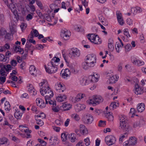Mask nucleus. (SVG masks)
Wrapping results in <instances>:
<instances>
[{"instance_id": "f257e3e1", "label": "nucleus", "mask_w": 146, "mask_h": 146, "mask_svg": "<svg viewBox=\"0 0 146 146\" xmlns=\"http://www.w3.org/2000/svg\"><path fill=\"white\" fill-rule=\"evenodd\" d=\"M39 85L41 95L44 96L45 94V99L46 104H49L50 105H52L53 107H55L56 105V102L50 99L53 96L54 93L50 89L47 81L45 80H42Z\"/></svg>"}, {"instance_id": "f03ea898", "label": "nucleus", "mask_w": 146, "mask_h": 146, "mask_svg": "<svg viewBox=\"0 0 146 146\" xmlns=\"http://www.w3.org/2000/svg\"><path fill=\"white\" fill-rule=\"evenodd\" d=\"M85 62L83 65V68L85 70L88 69V67H93L96 62V58L95 54H92L88 55L85 59Z\"/></svg>"}, {"instance_id": "7ed1b4c3", "label": "nucleus", "mask_w": 146, "mask_h": 146, "mask_svg": "<svg viewBox=\"0 0 146 146\" xmlns=\"http://www.w3.org/2000/svg\"><path fill=\"white\" fill-rule=\"evenodd\" d=\"M60 60L59 58L54 57L51 60L50 62L48 63V68H46V71L49 74L55 73L58 70L57 66L58 64L56 65V63H57Z\"/></svg>"}, {"instance_id": "20e7f679", "label": "nucleus", "mask_w": 146, "mask_h": 146, "mask_svg": "<svg viewBox=\"0 0 146 146\" xmlns=\"http://www.w3.org/2000/svg\"><path fill=\"white\" fill-rule=\"evenodd\" d=\"M93 99L88 100V103L89 104H92L93 106L96 104H99L100 103L102 102L103 101V98L100 96H93Z\"/></svg>"}, {"instance_id": "39448f33", "label": "nucleus", "mask_w": 146, "mask_h": 146, "mask_svg": "<svg viewBox=\"0 0 146 146\" xmlns=\"http://www.w3.org/2000/svg\"><path fill=\"white\" fill-rule=\"evenodd\" d=\"M88 38L91 42L95 44H100L101 42V41L97 35L94 34H88Z\"/></svg>"}, {"instance_id": "423d86ee", "label": "nucleus", "mask_w": 146, "mask_h": 146, "mask_svg": "<svg viewBox=\"0 0 146 146\" xmlns=\"http://www.w3.org/2000/svg\"><path fill=\"white\" fill-rule=\"evenodd\" d=\"M80 54V50L76 48H72L69 53V56L72 58H74L75 57H78Z\"/></svg>"}, {"instance_id": "0eeeda50", "label": "nucleus", "mask_w": 146, "mask_h": 146, "mask_svg": "<svg viewBox=\"0 0 146 146\" xmlns=\"http://www.w3.org/2000/svg\"><path fill=\"white\" fill-rule=\"evenodd\" d=\"M137 139L135 137H130L129 140L124 143V146H133L137 143Z\"/></svg>"}, {"instance_id": "6e6552de", "label": "nucleus", "mask_w": 146, "mask_h": 146, "mask_svg": "<svg viewBox=\"0 0 146 146\" xmlns=\"http://www.w3.org/2000/svg\"><path fill=\"white\" fill-rule=\"evenodd\" d=\"M105 141L108 145L111 146L115 143L116 141V139L112 135H109L106 137Z\"/></svg>"}, {"instance_id": "1a4fd4ad", "label": "nucleus", "mask_w": 146, "mask_h": 146, "mask_svg": "<svg viewBox=\"0 0 146 146\" xmlns=\"http://www.w3.org/2000/svg\"><path fill=\"white\" fill-rule=\"evenodd\" d=\"M129 126L127 122L120 123L119 129L122 130L124 131L126 133H125V134L129 132Z\"/></svg>"}, {"instance_id": "9d476101", "label": "nucleus", "mask_w": 146, "mask_h": 146, "mask_svg": "<svg viewBox=\"0 0 146 146\" xmlns=\"http://www.w3.org/2000/svg\"><path fill=\"white\" fill-rule=\"evenodd\" d=\"M10 9L12 12L15 16V17L17 20L19 19V15L17 14V11L16 10V8L14 4L11 3L9 5H8Z\"/></svg>"}, {"instance_id": "9b49d317", "label": "nucleus", "mask_w": 146, "mask_h": 146, "mask_svg": "<svg viewBox=\"0 0 146 146\" xmlns=\"http://www.w3.org/2000/svg\"><path fill=\"white\" fill-rule=\"evenodd\" d=\"M69 32L66 29L62 30L60 34L61 38L64 40H67L69 38Z\"/></svg>"}, {"instance_id": "f8f14e48", "label": "nucleus", "mask_w": 146, "mask_h": 146, "mask_svg": "<svg viewBox=\"0 0 146 146\" xmlns=\"http://www.w3.org/2000/svg\"><path fill=\"white\" fill-rule=\"evenodd\" d=\"M144 92L143 88L142 87H140L138 84L135 85L134 92L137 95H140L142 94Z\"/></svg>"}, {"instance_id": "ddd939ff", "label": "nucleus", "mask_w": 146, "mask_h": 146, "mask_svg": "<svg viewBox=\"0 0 146 146\" xmlns=\"http://www.w3.org/2000/svg\"><path fill=\"white\" fill-rule=\"evenodd\" d=\"M33 48V46H32L31 43L27 41L26 44V46L25 48V54L24 56L26 57L27 55L28 51L31 50Z\"/></svg>"}, {"instance_id": "4468645a", "label": "nucleus", "mask_w": 146, "mask_h": 146, "mask_svg": "<svg viewBox=\"0 0 146 146\" xmlns=\"http://www.w3.org/2000/svg\"><path fill=\"white\" fill-rule=\"evenodd\" d=\"M85 96V95L84 94L81 93L78 94L76 97L72 98V101L74 103H76L80 101L81 99L84 98Z\"/></svg>"}, {"instance_id": "2eb2a0df", "label": "nucleus", "mask_w": 146, "mask_h": 146, "mask_svg": "<svg viewBox=\"0 0 146 146\" xmlns=\"http://www.w3.org/2000/svg\"><path fill=\"white\" fill-rule=\"evenodd\" d=\"M36 103L39 107L42 108L45 107L46 103H45L44 101L41 98H38L36 99Z\"/></svg>"}, {"instance_id": "dca6fc26", "label": "nucleus", "mask_w": 146, "mask_h": 146, "mask_svg": "<svg viewBox=\"0 0 146 146\" xmlns=\"http://www.w3.org/2000/svg\"><path fill=\"white\" fill-rule=\"evenodd\" d=\"M70 73V70L68 68H66L64 71L62 70L61 71L60 75L63 78H65L69 76Z\"/></svg>"}, {"instance_id": "f3484780", "label": "nucleus", "mask_w": 146, "mask_h": 146, "mask_svg": "<svg viewBox=\"0 0 146 146\" xmlns=\"http://www.w3.org/2000/svg\"><path fill=\"white\" fill-rule=\"evenodd\" d=\"M80 128L81 133L84 135H86L88 133L87 128L83 125H80Z\"/></svg>"}, {"instance_id": "a211bd4d", "label": "nucleus", "mask_w": 146, "mask_h": 146, "mask_svg": "<svg viewBox=\"0 0 146 146\" xmlns=\"http://www.w3.org/2000/svg\"><path fill=\"white\" fill-rule=\"evenodd\" d=\"M86 107V106L85 105L78 104L75 106V109L77 112H79L85 109Z\"/></svg>"}, {"instance_id": "6ab92c4d", "label": "nucleus", "mask_w": 146, "mask_h": 146, "mask_svg": "<svg viewBox=\"0 0 146 146\" xmlns=\"http://www.w3.org/2000/svg\"><path fill=\"white\" fill-rule=\"evenodd\" d=\"M86 119L84 121V122L87 124L92 123L94 119L93 116L90 114H87L86 116Z\"/></svg>"}, {"instance_id": "aec40b11", "label": "nucleus", "mask_w": 146, "mask_h": 146, "mask_svg": "<svg viewBox=\"0 0 146 146\" xmlns=\"http://www.w3.org/2000/svg\"><path fill=\"white\" fill-rule=\"evenodd\" d=\"M55 88L57 90H59V92H63L65 90V88L64 86L60 83H57L56 84Z\"/></svg>"}, {"instance_id": "412c9836", "label": "nucleus", "mask_w": 146, "mask_h": 146, "mask_svg": "<svg viewBox=\"0 0 146 146\" xmlns=\"http://www.w3.org/2000/svg\"><path fill=\"white\" fill-rule=\"evenodd\" d=\"M29 72L32 75L36 76V70L35 66L31 65L30 66L29 68Z\"/></svg>"}, {"instance_id": "4be33fe9", "label": "nucleus", "mask_w": 146, "mask_h": 146, "mask_svg": "<svg viewBox=\"0 0 146 146\" xmlns=\"http://www.w3.org/2000/svg\"><path fill=\"white\" fill-rule=\"evenodd\" d=\"M13 49L16 52H19L20 54H23L24 52L23 49H22L20 46L15 45L13 46Z\"/></svg>"}, {"instance_id": "5701e85b", "label": "nucleus", "mask_w": 146, "mask_h": 146, "mask_svg": "<svg viewBox=\"0 0 146 146\" xmlns=\"http://www.w3.org/2000/svg\"><path fill=\"white\" fill-rule=\"evenodd\" d=\"M119 77L116 75H112L111 76L109 79V83L113 84L115 83V82L117 80Z\"/></svg>"}, {"instance_id": "b1692460", "label": "nucleus", "mask_w": 146, "mask_h": 146, "mask_svg": "<svg viewBox=\"0 0 146 146\" xmlns=\"http://www.w3.org/2000/svg\"><path fill=\"white\" fill-rule=\"evenodd\" d=\"M132 62L134 64L138 66H140L144 64V62L136 58L134 59Z\"/></svg>"}, {"instance_id": "393cba45", "label": "nucleus", "mask_w": 146, "mask_h": 146, "mask_svg": "<svg viewBox=\"0 0 146 146\" xmlns=\"http://www.w3.org/2000/svg\"><path fill=\"white\" fill-rule=\"evenodd\" d=\"M137 109L138 112H142L145 109V104L143 103L138 104L137 107Z\"/></svg>"}, {"instance_id": "a878e982", "label": "nucleus", "mask_w": 146, "mask_h": 146, "mask_svg": "<svg viewBox=\"0 0 146 146\" xmlns=\"http://www.w3.org/2000/svg\"><path fill=\"white\" fill-rule=\"evenodd\" d=\"M66 98L67 97L66 95L60 94L58 97H57L56 100L58 102H61L64 101Z\"/></svg>"}, {"instance_id": "bb28decb", "label": "nucleus", "mask_w": 146, "mask_h": 146, "mask_svg": "<svg viewBox=\"0 0 146 146\" xmlns=\"http://www.w3.org/2000/svg\"><path fill=\"white\" fill-rule=\"evenodd\" d=\"M72 105L69 103H65L62 106V108H63L64 111H68L69 110L72 108Z\"/></svg>"}, {"instance_id": "cd10ccee", "label": "nucleus", "mask_w": 146, "mask_h": 146, "mask_svg": "<svg viewBox=\"0 0 146 146\" xmlns=\"http://www.w3.org/2000/svg\"><path fill=\"white\" fill-rule=\"evenodd\" d=\"M68 139L72 143L76 141L77 139L76 138V135L74 133H71L69 135Z\"/></svg>"}, {"instance_id": "c85d7f7f", "label": "nucleus", "mask_w": 146, "mask_h": 146, "mask_svg": "<svg viewBox=\"0 0 146 146\" xmlns=\"http://www.w3.org/2000/svg\"><path fill=\"white\" fill-rule=\"evenodd\" d=\"M9 28L10 31L12 34H14L16 32L15 26V25L14 23H11V24L9 25Z\"/></svg>"}, {"instance_id": "c756f323", "label": "nucleus", "mask_w": 146, "mask_h": 146, "mask_svg": "<svg viewBox=\"0 0 146 146\" xmlns=\"http://www.w3.org/2000/svg\"><path fill=\"white\" fill-rule=\"evenodd\" d=\"M112 113L110 112H106L105 113V116L109 121H112L113 120V117L112 115Z\"/></svg>"}, {"instance_id": "7c9ffc66", "label": "nucleus", "mask_w": 146, "mask_h": 146, "mask_svg": "<svg viewBox=\"0 0 146 146\" xmlns=\"http://www.w3.org/2000/svg\"><path fill=\"white\" fill-rule=\"evenodd\" d=\"M119 104L117 102L111 103L109 106V108L111 110H113L115 109L117 107L119 106Z\"/></svg>"}, {"instance_id": "2f4dec72", "label": "nucleus", "mask_w": 146, "mask_h": 146, "mask_svg": "<svg viewBox=\"0 0 146 146\" xmlns=\"http://www.w3.org/2000/svg\"><path fill=\"white\" fill-rule=\"evenodd\" d=\"M113 40L111 38L109 40V43L108 44V48L111 50H113L114 49V47L113 44Z\"/></svg>"}, {"instance_id": "473e14b6", "label": "nucleus", "mask_w": 146, "mask_h": 146, "mask_svg": "<svg viewBox=\"0 0 146 146\" xmlns=\"http://www.w3.org/2000/svg\"><path fill=\"white\" fill-rule=\"evenodd\" d=\"M1 68L5 69L7 72H9L10 70L14 68L12 67V66L10 64H7L6 66L3 65L1 66Z\"/></svg>"}, {"instance_id": "72a5a7b5", "label": "nucleus", "mask_w": 146, "mask_h": 146, "mask_svg": "<svg viewBox=\"0 0 146 146\" xmlns=\"http://www.w3.org/2000/svg\"><path fill=\"white\" fill-rule=\"evenodd\" d=\"M8 142L7 139L5 137H3L0 139V146L5 145Z\"/></svg>"}, {"instance_id": "f704fd0d", "label": "nucleus", "mask_w": 146, "mask_h": 146, "mask_svg": "<svg viewBox=\"0 0 146 146\" xmlns=\"http://www.w3.org/2000/svg\"><path fill=\"white\" fill-rule=\"evenodd\" d=\"M35 118L36 121V123L40 126H42L44 124L43 121L41 119L38 118V117L35 116Z\"/></svg>"}, {"instance_id": "c9c22d12", "label": "nucleus", "mask_w": 146, "mask_h": 146, "mask_svg": "<svg viewBox=\"0 0 146 146\" xmlns=\"http://www.w3.org/2000/svg\"><path fill=\"white\" fill-rule=\"evenodd\" d=\"M9 78L13 81H16L18 80V82L19 84H21V79L20 78H18L17 76H10Z\"/></svg>"}, {"instance_id": "e433bc0d", "label": "nucleus", "mask_w": 146, "mask_h": 146, "mask_svg": "<svg viewBox=\"0 0 146 146\" xmlns=\"http://www.w3.org/2000/svg\"><path fill=\"white\" fill-rule=\"evenodd\" d=\"M22 116V113L20 111H18L14 113V116L17 119H20Z\"/></svg>"}, {"instance_id": "4c0bfd02", "label": "nucleus", "mask_w": 146, "mask_h": 146, "mask_svg": "<svg viewBox=\"0 0 146 146\" xmlns=\"http://www.w3.org/2000/svg\"><path fill=\"white\" fill-rule=\"evenodd\" d=\"M71 117L72 119L76 121H78L80 119L79 116L76 113H74L71 115Z\"/></svg>"}, {"instance_id": "58836bf2", "label": "nucleus", "mask_w": 146, "mask_h": 146, "mask_svg": "<svg viewBox=\"0 0 146 146\" xmlns=\"http://www.w3.org/2000/svg\"><path fill=\"white\" fill-rule=\"evenodd\" d=\"M125 117H126L125 116H123V115H121L119 117L120 123L127 122V121L126 120Z\"/></svg>"}, {"instance_id": "ea45409f", "label": "nucleus", "mask_w": 146, "mask_h": 146, "mask_svg": "<svg viewBox=\"0 0 146 146\" xmlns=\"http://www.w3.org/2000/svg\"><path fill=\"white\" fill-rule=\"evenodd\" d=\"M20 128V130L23 132H27L28 131V129L26 128V127L23 125H20L19 126Z\"/></svg>"}, {"instance_id": "a19ab883", "label": "nucleus", "mask_w": 146, "mask_h": 146, "mask_svg": "<svg viewBox=\"0 0 146 146\" xmlns=\"http://www.w3.org/2000/svg\"><path fill=\"white\" fill-rule=\"evenodd\" d=\"M1 125L4 126L6 125L10 126L11 125L9 123L7 120L6 118L3 119V121L0 123Z\"/></svg>"}, {"instance_id": "79ce46f5", "label": "nucleus", "mask_w": 146, "mask_h": 146, "mask_svg": "<svg viewBox=\"0 0 146 146\" xmlns=\"http://www.w3.org/2000/svg\"><path fill=\"white\" fill-rule=\"evenodd\" d=\"M10 105L9 103L7 101H6L5 103V108L6 110H9Z\"/></svg>"}, {"instance_id": "37998d69", "label": "nucleus", "mask_w": 146, "mask_h": 146, "mask_svg": "<svg viewBox=\"0 0 146 146\" xmlns=\"http://www.w3.org/2000/svg\"><path fill=\"white\" fill-rule=\"evenodd\" d=\"M80 83L82 86H85L88 84L87 83V80L84 78H83L80 80Z\"/></svg>"}, {"instance_id": "c03bdc74", "label": "nucleus", "mask_w": 146, "mask_h": 146, "mask_svg": "<svg viewBox=\"0 0 146 146\" xmlns=\"http://www.w3.org/2000/svg\"><path fill=\"white\" fill-rule=\"evenodd\" d=\"M123 34L127 38L130 37L131 36L129 33V30L128 29H125L123 30Z\"/></svg>"}, {"instance_id": "a18cd8bd", "label": "nucleus", "mask_w": 146, "mask_h": 146, "mask_svg": "<svg viewBox=\"0 0 146 146\" xmlns=\"http://www.w3.org/2000/svg\"><path fill=\"white\" fill-rule=\"evenodd\" d=\"M61 138L62 141H64L67 139V135L65 133H62L61 134Z\"/></svg>"}, {"instance_id": "49530a36", "label": "nucleus", "mask_w": 146, "mask_h": 146, "mask_svg": "<svg viewBox=\"0 0 146 146\" xmlns=\"http://www.w3.org/2000/svg\"><path fill=\"white\" fill-rule=\"evenodd\" d=\"M125 51L126 52H128L130 51L132 48L131 44H128L125 46Z\"/></svg>"}, {"instance_id": "de8ad7c7", "label": "nucleus", "mask_w": 146, "mask_h": 146, "mask_svg": "<svg viewBox=\"0 0 146 146\" xmlns=\"http://www.w3.org/2000/svg\"><path fill=\"white\" fill-rule=\"evenodd\" d=\"M5 39L8 40H11L12 39V35L10 33H5Z\"/></svg>"}, {"instance_id": "09e8293b", "label": "nucleus", "mask_w": 146, "mask_h": 146, "mask_svg": "<svg viewBox=\"0 0 146 146\" xmlns=\"http://www.w3.org/2000/svg\"><path fill=\"white\" fill-rule=\"evenodd\" d=\"M7 57L5 58L3 55L0 54V61L3 62H5L7 60Z\"/></svg>"}, {"instance_id": "8fccbe9b", "label": "nucleus", "mask_w": 146, "mask_h": 146, "mask_svg": "<svg viewBox=\"0 0 146 146\" xmlns=\"http://www.w3.org/2000/svg\"><path fill=\"white\" fill-rule=\"evenodd\" d=\"M69 66L70 68V70L74 74H76L77 73V70H75L72 65H70Z\"/></svg>"}, {"instance_id": "3c124183", "label": "nucleus", "mask_w": 146, "mask_h": 146, "mask_svg": "<svg viewBox=\"0 0 146 146\" xmlns=\"http://www.w3.org/2000/svg\"><path fill=\"white\" fill-rule=\"evenodd\" d=\"M57 139L56 137L54 136H52L50 137L49 139V143H51V144H53V142L54 141V140L55 139L56 141Z\"/></svg>"}, {"instance_id": "603ef678", "label": "nucleus", "mask_w": 146, "mask_h": 146, "mask_svg": "<svg viewBox=\"0 0 146 146\" xmlns=\"http://www.w3.org/2000/svg\"><path fill=\"white\" fill-rule=\"evenodd\" d=\"M35 116L38 117V118L41 119H44L46 117V116L45 114L42 112L40 113V115H35Z\"/></svg>"}, {"instance_id": "864d4df0", "label": "nucleus", "mask_w": 146, "mask_h": 146, "mask_svg": "<svg viewBox=\"0 0 146 146\" xmlns=\"http://www.w3.org/2000/svg\"><path fill=\"white\" fill-rule=\"evenodd\" d=\"M106 121H105L100 120L99 123V126L100 127H104L106 125Z\"/></svg>"}, {"instance_id": "5fc2aeb1", "label": "nucleus", "mask_w": 146, "mask_h": 146, "mask_svg": "<svg viewBox=\"0 0 146 146\" xmlns=\"http://www.w3.org/2000/svg\"><path fill=\"white\" fill-rule=\"evenodd\" d=\"M10 64L12 67L15 68L17 65V62L16 60L13 59L11 61Z\"/></svg>"}, {"instance_id": "6e6d98bb", "label": "nucleus", "mask_w": 146, "mask_h": 146, "mask_svg": "<svg viewBox=\"0 0 146 146\" xmlns=\"http://www.w3.org/2000/svg\"><path fill=\"white\" fill-rule=\"evenodd\" d=\"M117 17L118 21H119V19H123L121 14L119 12H116Z\"/></svg>"}, {"instance_id": "4d7b16f0", "label": "nucleus", "mask_w": 146, "mask_h": 146, "mask_svg": "<svg viewBox=\"0 0 146 146\" xmlns=\"http://www.w3.org/2000/svg\"><path fill=\"white\" fill-rule=\"evenodd\" d=\"M84 141L85 144L86 146H89L90 145V141L89 138L87 137L85 139Z\"/></svg>"}, {"instance_id": "13d9d810", "label": "nucleus", "mask_w": 146, "mask_h": 146, "mask_svg": "<svg viewBox=\"0 0 146 146\" xmlns=\"http://www.w3.org/2000/svg\"><path fill=\"white\" fill-rule=\"evenodd\" d=\"M38 141L41 144L42 146H45L46 145V143L43 140L40 139H38Z\"/></svg>"}, {"instance_id": "bf43d9fd", "label": "nucleus", "mask_w": 146, "mask_h": 146, "mask_svg": "<svg viewBox=\"0 0 146 146\" xmlns=\"http://www.w3.org/2000/svg\"><path fill=\"white\" fill-rule=\"evenodd\" d=\"M27 27V24L25 23H23L21 24L20 25V27L22 30V31L24 30Z\"/></svg>"}, {"instance_id": "052dcab7", "label": "nucleus", "mask_w": 146, "mask_h": 146, "mask_svg": "<svg viewBox=\"0 0 146 146\" xmlns=\"http://www.w3.org/2000/svg\"><path fill=\"white\" fill-rule=\"evenodd\" d=\"M75 30L79 32L80 31H82L83 29L81 26L78 27V26H76L75 27Z\"/></svg>"}, {"instance_id": "680f3d73", "label": "nucleus", "mask_w": 146, "mask_h": 146, "mask_svg": "<svg viewBox=\"0 0 146 146\" xmlns=\"http://www.w3.org/2000/svg\"><path fill=\"white\" fill-rule=\"evenodd\" d=\"M123 64L121 62H120L117 66L118 70L119 72L122 71V69Z\"/></svg>"}, {"instance_id": "e2e57ef3", "label": "nucleus", "mask_w": 146, "mask_h": 146, "mask_svg": "<svg viewBox=\"0 0 146 146\" xmlns=\"http://www.w3.org/2000/svg\"><path fill=\"white\" fill-rule=\"evenodd\" d=\"M29 93L31 95L35 96L36 94L37 91L34 88Z\"/></svg>"}, {"instance_id": "0e129e2a", "label": "nucleus", "mask_w": 146, "mask_h": 146, "mask_svg": "<svg viewBox=\"0 0 146 146\" xmlns=\"http://www.w3.org/2000/svg\"><path fill=\"white\" fill-rule=\"evenodd\" d=\"M12 139L16 143H18L20 142V140L14 136H12Z\"/></svg>"}, {"instance_id": "69168bd1", "label": "nucleus", "mask_w": 146, "mask_h": 146, "mask_svg": "<svg viewBox=\"0 0 146 146\" xmlns=\"http://www.w3.org/2000/svg\"><path fill=\"white\" fill-rule=\"evenodd\" d=\"M122 47H123L122 46H121V45L120 44L118 43V44H117V46H115V49L117 52H119V48H122Z\"/></svg>"}, {"instance_id": "338daca9", "label": "nucleus", "mask_w": 146, "mask_h": 146, "mask_svg": "<svg viewBox=\"0 0 146 146\" xmlns=\"http://www.w3.org/2000/svg\"><path fill=\"white\" fill-rule=\"evenodd\" d=\"M33 33L34 35V36L35 37H36L38 36L39 35V33L37 31L36 29H33Z\"/></svg>"}, {"instance_id": "774afa93", "label": "nucleus", "mask_w": 146, "mask_h": 146, "mask_svg": "<svg viewBox=\"0 0 146 146\" xmlns=\"http://www.w3.org/2000/svg\"><path fill=\"white\" fill-rule=\"evenodd\" d=\"M32 18L33 16L31 14H30L27 15L26 18V19L27 21H29L30 20L32 19Z\"/></svg>"}]
</instances>
